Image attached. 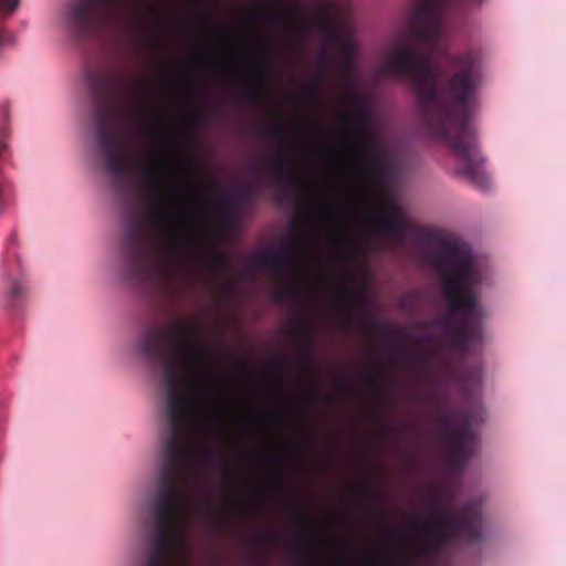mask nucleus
Instances as JSON below:
<instances>
[{
    "mask_svg": "<svg viewBox=\"0 0 566 566\" xmlns=\"http://www.w3.org/2000/svg\"><path fill=\"white\" fill-rule=\"evenodd\" d=\"M483 0H418L408 20L410 42L388 55L385 67L410 81L418 108H478L481 70L472 53L450 55L441 44L442 24L458 8Z\"/></svg>",
    "mask_w": 566,
    "mask_h": 566,
    "instance_id": "nucleus-1",
    "label": "nucleus"
},
{
    "mask_svg": "<svg viewBox=\"0 0 566 566\" xmlns=\"http://www.w3.org/2000/svg\"><path fill=\"white\" fill-rule=\"evenodd\" d=\"M375 232L391 237L401 243L410 237L417 244L428 248L438 245L437 253H429L427 260L436 265L441 274L442 289L448 298L451 314H462L455 322L451 315L438 323L440 332L447 336L451 347L464 355L470 346L481 339V310L478 306L475 289L480 283V272L472 252L452 242L443 241L427 228L415 226L398 208L381 209L369 218Z\"/></svg>",
    "mask_w": 566,
    "mask_h": 566,
    "instance_id": "nucleus-2",
    "label": "nucleus"
},
{
    "mask_svg": "<svg viewBox=\"0 0 566 566\" xmlns=\"http://www.w3.org/2000/svg\"><path fill=\"white\" fill-rule=\"evenodd\" d=\"M201 408H166L169 434L160 454L154 533L145 566H172L171 552L189 511L191 481L199 461L193 439Z\"/></svg>",
    "mask_w": 566,
    "mask_h": 566,
    "instance_id": "nucleus-3",
    "label": "nucleus"
},
{
    "mask_svg": "<svg viewBox=\"0 0 566 566\" xmlns=\"http://www.w3.org/2000/svg\"><path fill=\"white\" fill-rule=\"evenodd\" d=\"M85 83L92 97L98 103L95 112V135L106 170L120 185L129 182L133 165L126 158V144L113 127L114 112L105 105L112 85L119 86L125 103L120 108L123 115L146 124L154 101V88L145 80L135 77L114 78L109 74L90 69L85 72Z\"/></svg>",
    "mask_w": 566,
    "mask_h": 566,
    "instance_id": "nucleus-4",
    "label": "nucleus"
},
{
    "mask_svg": "<svg viewBox=\"0 0 566 566\" xmlns=\"http://www.w3.org/2000/svg\"><path fill=\"white\" fill-rule=\"evenodd\" d=\"M142 176L149 192L147 211L142 218H132L128 221L123 242L124 277L135 283H148L161 274L155 247L145 227L167 228L176 221L158 202L161 175L157 158L144 163Z\"/></svg>",
    "mask_w": 566,
    "mask_h": 566,
    "instance_id": "nucleus-5",
    "label": "nucleus"
},
{
    "mask_svg": "<svg viewBox=\"0 0 566 566\" xmlns=\"http://www.w3.org/2000/svg\"><path fill=\"white\" fill-rule=\"evenodd\" d=\"M429 510L423 516L421 534L424 543L419 553L427 557H436L455 539L476 543L481 539V510L476 504L469 503L457 514H449L436 495H428Z\"/></svg>",
    "mask_w": 566,
    "mask_h": 566,
    "instance_id": "nucleus-6",
    "label": "nucleus"
},
{
    "mask_svg": "<svg viewBox=\"0 0 566 566\" xmlns=\"http://www.w3.org/2000/svg\"><path fill=\"white\" fill-rule=\"evenodd\" d=\"M432 397L438 405L434 415L437 430L446 444L452 468L461 471L475 446L476 437L471 426V416L464 410L447 407V394L434 390Z\"/></svg>",
    "mask_w": 566,
    "mask_h": 566,
    "instance_id": "nucleus-7",
    "label": "nucleus"
},
{
    "mask_svg": "<svg viewBox=\"0 0 566 566\" xmlns=\"http://www.w3.org/2000/svg\"><path fill=\"white\" fill-rule=\"evenodd\" d=\"M130 1L71 0L65 10V21L75 36L88 39L119 18Z\"/></svg>",
    "mask_w": 566,
    "mask_h": 566,
    "instance_id": "nucleus-8",
    "label": "nucleus"
},
{
    "mask_svg": "<svg viewBox=\"0 0 566 566\" xmlns=\"http://www.w3.org/2000/svg\"><path fill=\"white\" fill-rule=\"evenodd\" d=\"M307 252V245L303 237L298 233L291 235L289 241L281 245L276 251H266L255 260V266L269 269L276 274H283L285 271L292 283L289 293L303 297L305 289L302 284V263ZM287 291L277 293V300L281 301Z\"/></svg>",
    "mask_w": 566,
    "mask_h": 566,
    "instance_id": "nucleus-9",
    "label": "nucleus"
},
{
    "mask_svg": "<svg viewBox=\"0 0 566 566\" xmlns=\"http://www.w3.org/2000/svg\"><path fill=\"white\" fill-rule=\"evenodd\" d=\"M356 149L363 177L373 185L384 184L390 175V165L386 158L382 138L367 134Z\"/></svg>",
    "mask_w": 566,
    "mask_h": 566,
    "instance_id": "nucleus-10",
    "label": "nucleus"
},
{
    "mask_svg": "<svg viewBox=\"0 0 566 566\" xmlns=\"http://www.w3.org/2000/svg\"><path fill=\"white\" fill-rule=\"evenodd\" d=\"M345 99L352 108L344 113L343 118L352 132L356 146L363 144L364 136L367 134L378 135L374 129V116L369 98L349 88L346 92Z\"/></svg>",
    "mask_w": 566,
    "mask_h": 566,
    "instance_id": "nucleus-11",
    "label": "nucleus"
},
{
    "mask_svg": "<svg viewBox=\"0 0 566 566\" xmlns=\"http://www.w3.org/2000/svg\"><path fill=\"white\" fill-rule=\"evenodd\" d=\"M270 74V55L265 50L262 54L255 56L250 69L249 84L245 95L253 104H262L264 101V87Z\"/></svg>",
    "mask_w": 566,
    "mask_h": 566,
    "instance_id": "nucleus-12",
    "label": "nucleus"
},
{
    "mask_svg": "<svg viewBox=\"0 0 566 566\" xmlns=\"http://www.w3.org/2000/svg\"><path fill=\"white\" fill-rule=\"evenodd\" d=\"M255 170H269L281 181L297 182V165L295 158L291 154H280L270 158L266 163H259Z\"/></svg>",
    "mask_w": 566,
    "mask_h": 566,
    "instance_id": "nucleus-13",
    "label": "nucleus"
},
{
    "mask_svg": "<svg viewBox=\"0 0 566 566\" xmlns=\"http://www.w3.org/2000/svg\"><path fill=\"white\" fill-rule=\"evenodd\" d=\"M334 0H326L325 6L318 7L314 12L315 30L328 42L339 41L342 35L339 25L332 17Z\"/></svg>",
    "mask_w": 566,
    "mask_h": 566,
    "instance_id": "nucleus-14",
    "label": "nucleus"
},
{
    "mask_svg": "<svg viewBox=\"0 0 566 566\" xmlns=\"http://www.w3.org/2000/svg\"><path fill=\"white\" fill-rule=\"evenodd\" d=\"M266 464L275 468L280 472V483L275 490V494L282 499H289L294 495L290 485L283 481V473L286 470L285 455L281 451H272L263 455Z\"/></svg>",
    "mask_w": 566,
    "mask_h": 566,
    "instance_id": "nucleus-15",
    "label": "nucleus"
},
{
    "mask_svg": "<svg viewBox=\"0 0 566 566\" xmlns=\"http://www.w3.org/2000/svg\"><path fill=\"white\" fill-rule=\"evenodd\" d=\"M213 195L216 197V210L220 218V222L222 226H227L229 221H231L239 209V205L235 202L232 195H227L226 192L212 188Z\"/></svg>",
    "mask_w": 566,
    "mask_h": 566,
    "instance_id": "nucleus-16",
    "label": "nucleus"
},
{
    "mask_svg": "<svg viewBox=\"0 0 566 566\" xmlns=\"http://www.w3.org/2000/svg\"><path fill=\"white\" fill-rule=\"evenodd\" d=\"M360 316H361V319H363V323H364V327L368 332L382 335V336H385L386 338H388L392 343H396V342H398L401 338L402 332H401L400 328H397V327H394V326H390V325H381V324H378V323L374 322L373 319H370L367 316V313H366L365 310L361 311Z\"/></svg>",
    "mask_w": 566,
    "mask_h": 566,
    "instance_id": "nucleus-17",
    "label": "nucleus"
},
{
    "mask_svg": "<svg viewBox=\"0 0 566 566\" xmlns=\"http://www.w3.org/2000/svg\"><path fill=\"white\" fill-rule=\"evenodd\" d=\"M334 43L338 44L343 60L342 75L345 80H350L353 75V62L356 55V44L352 40L343 41L342 36L339 38V41Z\"/></svg>",
    "mask_w": 566,
    "mask_h": 566,
    "instance_id": "nucleus-18",
    "label": "nucleus"
},
{
    "mask_svg": "<svg viewBox=\"0 0 566 566\" xmlns=\"http://www.w3.org/2000/svg\"><path fill=\"white\" fill-rule=\"evenodd\" d=\"M248 19L251 22L271 21L281 23L283 20V12L279 7L265 6L256 11L251 12L248 15Z\"/></svg>",
    "mask_w": 566,
    "mask_h": 566,
    "instance_id": "nucleus-19",
    "label": "nucleus"
},
{
    "mask_svg": "<svg viewBox=\"0 0 566 566\" xmlns=\"http://www.w3.org/2000/svg\"><path fill=\"white\" fill-rule=\"evenodd\" d=\"M206 265L213 272H226L229 268L230 260L227 254L213 247L205 259Z\"/></svg>",
    "mask_w": 566,
    "mask_h": 566,
    "instance_id": "nucleus-20",
    "label": "nucleus"
},
{
    "mask_svg": "<svg viewBox=\"0 0 566 566\" xmlns=\"http://www.w3.org/2000/svg\"><path fill=\"white\" fill-rule=\"evenodd\" d=\"M355 301L354 292L349 287H343L337 296V304L342 308V315L346 325H350L353 323L354 316L349 312L348 307Z\"/></svg>",
    "mask_w": 566,
    "mask_h": 566,
    "instance_id": "nucleus-21",
    "label": "nucleus"
},
{
    "mask_svg": "<svg viewBox=\"0 0 566 566\" xmlns=\"http://www.w3.org/2000/svg\"><path fill=\"white\" fill-rule=\"evenodd\" d=\"M259 195L258 188L248 184L243 186L239 191L232 195L235 202L239 205L241 209L248 208L254 203Z\"/></svg>",
    "mask_w": 566,
    "mask_h": 566,
    "instance_id": "nucleus-22",
    "label": "nucleus"
},
{
    "mask_svg": "<svg viewBox=\"0 0 566 566\" xmlns=\"http://www.w3.org/2000/svg\"><path fill=\"white\" fill-rule=\"evenodd\" d=\"M271 139L280 147H284L287 144V132L284 125L279 122L269 132Z\"/></svg>",
    "mask_w": 566,
    "mask_h": 566,
    "instance_id": "nucleus-23",
    "label": "nucleus"
},
{
    "mask_svg": "<svg viewBox=\"0 0 566 566\" xmlns=\"http://www.w3.org/2000/svg\"><path fill=\"white\" fill-rule=\"evenodd\" d=\"M295 339H303L307 347H311L313 344L314 335L312 329L305 325L301 324L294 332Z\"/></svg>",
    "mask_w": 566,
    "mask_h": 566,
    "instance_id": "nucleus-24",
    "label": "nucleus"
},
{
    "mask_svg": "<svg viewBox=\"0 0 566 566\" xmlns=\"http://www.w3.org/2000/svg\"><path fill=\"white\" fill-rule=\"evenodd\" d=\"M481 380V374L479 370H471V371H463L462 374V381L464 386L468 385H479Z\"/></svg>",
    "mask_w": 566,
    "mask_h": 566,
    "instance_id": "nucleus-25",
    "label": "nucleus"
},
{
    "mask_svg": "<svg viewBox=\"0 0 566 566\" xmlns=\"http://www.w3.org/2000/svg\"><path fill=\"white\" fill-rule=\"evenodd\" d=\"M386 377V368L382 365H378L376 369V378L370 380V385L377 390H382L380 381L385 380Z\"/></svg>",
    "mask_w": 566,
    "mask_h": 566,
    "instance_id": "nucleus-26",
    "label": "nucleus"
},
{
    "mask_svg": "<svg viewBox=\"0 0 566 566\" xmlns=\"http://www.w3.org/2000/svg\"><path fill=\"white\" fill-rule=\"evenodd\" d=\"M209 210H210V207H209V205H208V202H207V201L201 202V203H196V205L193 206V212H195V214H196L197 217H200V218H201V217H203V216H206V214L209 212ZM199 226H200V229H202V228H203V222H202V220H201V219H200V223H199Z\"/></svg>",
    "mask_w": 566,
    "mask_h": 566,
    "instance_id": "nucleus-27",
    "label": "nucleus"
},
{
    "mask_svg": "<svg viewBox=\"0 0 566 566\" xmlns=\"http://www.w3.org/2000/svg\"><path fill=\"white\" fill-rule=\"evenodd\" d=\"M301 516L303 518V523L301 524V526L298 528L300 534L306 538L314 537V531H313L312 526L307 523V521H305L303 513L301 514Z\"/></svg>",
    "mask_w": 566,
    "mask_h": 566,
    "instance_id": "nucleus-28",
    "label": "nucleus"
},
{
    "mask_svg": "<svg viewBox=\"0 0 566 566\" xmlns=\"http://www.w3.org/2000/svg\"><path fill=\"white\" fill-rule=\"evenodd\" d=\"M22 292L23 286L19 282H13L9 291V296L11 300H17L22 295Z\"/></svg>",
    "mask_w": 566,
    "mask_h": 566,
    "instance_id": "nucleus-29",
    "label": "nucleus"
},
{
    "mask_svg": "<svg viewBox=\"0 0 566 566\" xmlns=\"http://www.w3.org/2000/svg\"><path fill=\"white\" fill-rule=\"evenodd\" d=\"M311 356H312L311 350H308L307 348L303 349L300 355L298 366L302 368L307 367L310 364V360H311Z\"/></svg>",
    "mask_w": 566,
    "mask_h": 566,
    "instance_id": "nucleus-30",
    "label": "nucleus"
},
{
    "mask_svg": "<svg viewBox=\"0 0 566 566\" xmlns=\"http://www.w3.org/2000/svg\"><path fill=\"white\" fill-rule=\"evenodd\" d=\"M187 241L191 247L198 248L200 243V233L199 231H191L187 235Z\"/></svg>",
    "mask_w": 566,
    "mask_h": 566,
    "instance_id": "nucleus-31",
    "label": "nucleus"
},
{
    "mask_svg": "<svg viewBox=\"0 0 566 566\" xmlns=\"http://www.w3.org/2000/svg\"><path fill=\"white\" fill-rule=\"evenodd\" d=\"M321 398L322 397H321L318 390L315 387L310 386V385L306 387V399L312 400V401H316V400H318Z\"/></svg>",
    "mask_w": 566,
    "mask_h": 566,
    "instance_id": "nucleus-32",
    "label": "nucleus"
},
{
    "mask_svg": "<svg viewBox=\"0 0 566 566\" xmlns=\"http://www.w3.org/2000/svg\"><path fill=\"white\" fill-rule=\"evenodd\" d=\"M182 167L188 175H192L196 170V165L191 157L185 159Z\"/></svg>",
    "mask_w": 566,
    "mask_h": 566,
    "instance_id": "nucleus-33",
    "label": "nucleus"
},
{
    "mask_svg": "<svg viewBox=\"0 0 566 566\" xmlns=\"http://www.w3.org/2000/svg\"><path fill=\"white\" fill-rule=\"evenodd\" d=\"M356 495L360 499L367 500V499H374L376 494L373 490L360 489V490L356 491Z\"/></svg>",
    "mask_w": 566,
    "mask_h": 566,
    "instance_id": "nucleus-34",
    "label": "nucleus"
},
{
    "mask_svg": "<svg viewBox=\"0 0 566 566\" xmlns=\"http://www.w3.org/2000/svg\"><path fill=\"white\" fill-rule=\"evenodd\" d=\"M263 539L266 542V543H277L279 542V536L271 532V531H265L264 534H263Z\"/></svg>",
    "mask_w": 566,
    "mask_h": 566,
    "instance_id": "nucleus-35",
    "label": "nucleus"
},
{
    "mask_svg": "<svg viewBox=\"0 0 566 566\" xmlns=\"http://www.w3.org/2000/svg\"><path fill=\"white\" fill-rule=\"evenodd\" d=\"M379 421H380V426L382 428V430L385 432H391L394 431V428L388 424V422L386 421V419L384 418V416H379Z\"/></svg>",
    "mask_w": 566,
    "mask_h": 566,
    "instance_id": "nucleus-36",
    "label": "nucleus"
},
{
    "mask_svg": "<svg viewBox=\"0 0 566 566\" xmlns=\"http://www.w3.org/2000/svg\"><path fill=\"white\" fill-rule=\"evenodd\" d=\"M318 93V86L315 84V85H312L311 88L308 90V92L306 93V97L307 99H313Z\"/></svg>",
    "mask_w": 566,
    "mask_h": 566,
    "instance_id": "nucleus-37",
    "label": "nucleus"
},
{
    "mask_svg": "<svg viewBox=\"0 0 566 566\" xmlns=\"http://www.w3.org/2000/svg\"><path fill=\"white\" fill-rule=\"evenodd\" d=\"M189 120H190L191 125L198 126L202 120V116H201V114L196 113L190 116Z\"/></svg>",
    "mask_w": 566,
    "mask_h": 566,
    "instance_id": "nucleus-38",
    "label": "nucleus"
},
{
    "mask_svg": "<svg viewBox=\"0 0 566 566\" xmlns=\"http://www.w3.org/2000/svg\"><path fill=\"white\" fill-rule=\"evenodd\" d=\"M387 534H388L390 539H395V541L397 538H399V536H400V532L398 530H396V528H392V527H389L387 530Z\"/></svg>",
    "mask_w": 566,
    "mask_h": 566,
    "instance_id": "nucleus-39",
    "label": "nucleus"
},
{
    "mask_svg": "<svg viewBox=\"0 0 566 566\" xmlns=\"http://www.w3.org/2000/svg\"><path fill=\"white\" fill-rule=\"evenodd\" d=\"M179 186L182 188V189H187V190H190L193 188V184L192 182H189V181H184V182H180Z\"/></svg>",
    "mask_w": 566,
    "mask_h": 566,
    "instance_id": "nucleus-40",
    "label": "nucleus"
},
{
    "mask_svg": "<svg viewBox=\"0 0 566 566\" xmlns=\"http://www.w3.org/2000/svg\"><path fill=\"white\" fill-rule=\"evenodd\" d=\"M322 63H323L324 65H327V64L329 63V57H328L326 54H324V55L322 56Z\"/></svg>",
    "mask_w": 566,
    "mask_h": 566,
    "instance_id": "nucleus-41",
    "label": "nucleus"
},
{
    "mask_svg": "<svg viewBox=\"0 0 566 566\" xmlns=\"http://www.w3.org/2000/svg\"><path fill=\"white\" fill-rule=\"evenodd\" d=\"M143 133H144L145 135L150 134V128L148 127V125H144V127H143Z\"/></svg>",
    "mask_w": 566,
    "mask_h": 566,
    "instance_id": "nucleus-42",
    "label": "nucleus"
},
{
    "mask_svg": "<svg viewBox=\"0 0 566 566\" xmlns=\"http://www.w3.org/2000/svg\"><path fill=\"white\" fill-rule=\"evenodd\" d=\"M207 455H208L209 458H216V452H214L213 450H211V449H210V450H208Z\"/></svg>",
    "mask_w": 566,
    "mask_h": 566,
    "instance_id": "nucleus-43",
    "label": "nucleus"
},
{
    "mask_svg": "<svg viewBox=\"0 0 566 566\" xmlns=\"http://www.w3.org/2000/svg\"><path fill=\"white\" fill-rule=\"evenodd\" d=\"M297 31H300L301 33H304L305 31V27L303 24H297L296 27Z\"/></svg>",
    "mask_w": 566,
    "mask_h": 566,
    "instance_id": "nucleus-44",
    "label": "nucleus"
},
{
    "mask_svg": "<svg viewBox=\"0 0 566 566\" xmlns=\"http://www.w3.org/2000/svg\"><path fill=\"white\" fill-rule=\"evenodd\" d=\"M418 358H419V360H420V363H421L422 365H427V358H426V357H423V356H419Z\"/></svg>",
    "mask_w": 566,
    "mask_h": 566,
    "instance_id": "nucleus-45",
    "label": "nucleus"
},
{
    "mask_svg": "<svg viewBox=\"0 0 566 566\" xmlns=\"http://www.w3.org/2000/svg\"><path fill=\"white\" fill-rule=\"evenodd\" d=\"M208 55L207 54H199V59H203V57H207Z\"/></svg>",
    "mask_w": 566,
    "mask_h": 566,
    "instance_id": "nucleus-46",
    "label": "nucleus"
},
{
    "mask_svg": "<svg viewBox=\"0 0 566 566\" xmlns=\"http://www.w3.org/2000/svg\"><path fill=\"white\" fill-rule=\"evenodd\" d=\"M205 506H206V507H210V502H209V501H206V502H205Z\"/></svg>",
    "mask_w": 566,
    "mask_h": 566,
    "instance_id": "nucleus-47",
    "label": "nucleus"
},
{
    "mask_svg": "<svg viewBox=\"0 0 566 566\" xmlns=\"http://www.w3.org/2000/svg\"><path fill=\"white\" fill-rule=\"evenodd\" d=\"M342 244L343 245H348V243L346 241H342Z\"/></svg>",
    "mask_w": 566,
    "mask_h": 566,
    "instance_id": "nucleus-48",
    "label": "nucleus"
},
{
    "mask_svg": "<svg viewBox=\"0 0 566 566\" xmlns=\"http://www.w3.org/2000/svg\"><path fill=\"white\" fill-rule=\"evenodd\" d=\"M400 566V565H399Z\"/></svg>",
    "mask_w": 566,
    "mask_h": 566,
    "instance_id": "nucleus-49",
    "label": "nucleus"
}]
</instances>
